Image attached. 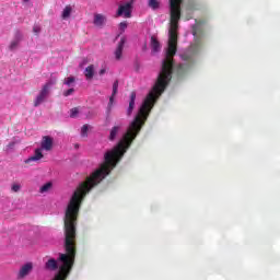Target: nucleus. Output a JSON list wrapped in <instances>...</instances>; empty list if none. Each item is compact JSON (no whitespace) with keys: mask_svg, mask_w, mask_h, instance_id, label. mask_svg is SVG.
Instances as JSON below:
<instances>
[{"mask_svg":"<svg viewBox=\"0 0 280 280\" xmlns=\"http://www.w3.org/2000/svg\"><path fill=\"white\" fill-rule=\"evenodd\" d=\"M73 93H75V89L70 88L63 92V97H69V95H73Z\"/></svg>","mask_w":280,"mask_h":280,"instance_id":"20","label":"nucleus"},{"mask_svg":"<svg viewBox=\"0 0 280 280\" xmlns=\"http://www.w3.org/2000/svg\"><path fill=\"white\" fill-rule=\"evenodd\" d=\"M43 149H35L34 154L25 160V163H32V161L38 162L40 159H43Z\"/></svg>","mask_w":280,"mask_h":280,"instance_id":"8","label":"nucleus"},{"mask_svg":"<svg viewBox=\"0 0 280 280\" xmlns=\"http://www.w3.org/2000/svg\"><path fill=\"white\" fill-rule=\"evenodd\" d=\"M119 130H120L119 126H114L110 129L109 137H108L109 141H115V139H117V135L119 133Z\"/></svg>","mask_w":280,"mask_h":280,"instance_id":"15","label":"nucleus"},{"mask_svg":"<svg viewBox=\"0 0 280 280\" xmlns=\"http://www.w3.org/2000/svg\"><path fill=\"white\" fill-rule=\"evenodd\" d=\"M11 189H12V191H14V194H18V191H21V185L13 184Z\"/></svg>","mask_w":280,"mask_h":280,"instance_id":"23","label":"nucleus"},{"mask_svg":"<svg viewBox=\"0 0 280 280\" xmlns=\"http://www.w3.org/2000/svg\"><path fill=\"white\" fill-rule=\"evenodd\" d=\"M56 82H58V78L51 75L50 79L44 84V86H46L47 90L49 91V89H51V86H54Z\"/></svg>","mask_w":280,"mask_h":280,"instance_id":"17","label":"nucleus"},{"mask_svg":"<svg viewBox=\"0 0 280 280\" xmlns=\"http://www.w3.org/2000/svg\"><path fill=\"white\" fill-rule=\"evenodd\" d=\"M73 82H75V77H68L63 80V84H66V86H71Z\"/></svg>","mask_w":280,"mask_h":280,"instance_id":"18","label":"nucleus"},{"mask_svg":"<svg viewBox=\"0 0 280 280\" xmlns=\"http://www.w3.org/2000/svg\"><path fill=\"white\" fill-rule=\"evenodd\" d=\"M132 0L120 4L117 10V16H124L125 19H130L132 16Z\"/></svg>","mask_w":280,"mask_h":280,"instance_id":"2","label":"nucleus"},{"mask_svg":"<svg viewBox=\"0 0 280 280\" xmlns=\"http://www.w3.org/2000/svg\"><path fill=\"white\" fill-rule=\"evenodd\" d=\"M54 148V138L49 136H44L40 142V149L39 150H45L46 152L51 151Z\"/></svg>","mask_w":280,"mask_h":280,"instance_id":"5","label":"nucleus"},{"mask_svg":"<svg viewBox=\"0 0 280 280\" xmlns=\"http://www.w3.org/2000/svg\"><path fill=\"white\" fill-rule=\"evenodd\" d=\"M126 45V37H121L118 45H117V48L115 50V58L116 60H121V56L124 54V47Z\"/></svg>","mask_w":280,"mask_h":280,"instance_id":"7","label":"nucleus"},{"mask_svg":"<svg viewBox=\"0 0 280 280\" xmlns=\"http://www.w3.org/2000/svg\"><path fill=\"white\" fill-rule=\"evenodd\" d=\"M55 280H60V276H57Z\"/></svg>","mask_w":280,"mask_h":280,"instance_id":"28","label":"nucleus"},{"mask_svg":"<svg viewBox=\"0 0 280 280\" xmlns=\"http://www.w3.org/2000/svg\"><path fill=\"white\" fill-rule=\"evenodd\" d=\"M33 32H34V34H40V26L39 25H34L33 26Z\"/></svg>","mask_w":280,"mask_h":280,"instance_id":"25","label":"nucleus"},{"mask_svg":"<svg viewBox=\"0 0 280 280\" xmlns=\"http://www.w3.org/2000/svg\"><path fill=\"white\" fill-rule=\"evenodd\" d=\"M72 12H73V7H71V4L66 5L61 13V19L63 21H67V19H69V16H71Z\"/></svg>","mask_w":280,"mask_h":280,"instance_id":"14","label":"nucleus"},{"mask_svg":"<svg viewBox=\"0 0 280 280\" xmlns=\"http://www.w3.org/2000/svg\"><path fill=\"white\" fill-rule=\"evenodd\" d=\"M137 100V92H131L129 107L127 109V115L130 117L132 115V110H135V102Z\"/></svg>","mask_w":280,"mask_h":280,"instance_id":"9","label":"nucleus"},{"mask_svg":"<svg viewBox=\"0 0 280 280\" xmlns=\"http://www.w3.org/2000/svg\"><path fill=\"white\" fill-rule=\"evenodd\" d=\"M84 75L86 80H93V77L95 75V66L90 65L84 70Z\"/></svg>","mask_w":280,"mask_h":280,"instance_id":"11","label":"nucleus"},{"mask_svg":"<svg viewBox=\"0 0 280 280\" xmlns=\"http://www.w3.org/2000/svg\"><path fill=\"white\" fill-rule=\"evenodd\" d=\"M51 189V183H46L45 185H43L39 189L40 194H45L47 192L48 190Z\"/></svg>","mask_w":280,"mask_h":280,"instance_id":"19","label":"nucleus"},{"mask_svg":"<svg viewBox=\"0 0 280 280\" xmlns=\"http://www.w3.org/2000/svg\"><path fill=\"white\" fill-rule=\"evenodd\" d=\"M148 5L151 8V10H159V8H161V1H159V0H149Z\"/></svg>","mask_w":280,"mask_h":280,"instance_id":"16","label":"nucleus"},{"mask_svg":"<svg viewBox=\"0 0 280 280\" xmlns=\"http://www.w3.org/2000/svg\"><path fill=\"white\" fill-rule=\"evenodd\" d=\"M126 27H128V23H126V22H120V24H119V31H120V32H126Z\"/></svg>","mask_w":280,"mask_h":280,"instance_id":"24","label":"nucleus"},{"mask_svg":"<svg viewBox=\"0 0 280 280\" xmlns=\"http://www.w3.org/2000/svg\"><path fill=\"white\" fill-rule=\"evenodd\" d=\"M200 47H202V44L200 43V39H198L195 44H192L188 51L182 55V60L186 63H179L177 66V75H185L189 69H191V65H194V57L198 51H200Z\"/></svg>","mask_w":280,"mask_h":280,"instance_id":"1","label":"nucleus"},{"mask_svg":"<svg viewBox=\"0 0 280 280\" xmlns=\"http://www.w3.org/2000/svg\"><path fill=\"white\" fill-rule=\"evenodd\" d=\"M89 132V125H83L81 129L82 137H86V133Z\"/></svg>","mask_w":280,"mask_h":280,"instance_id":"22","label":"nucleus"},{"mask_svg":"<svg viewBox=\"0 0 280 280\" xmlns=\"http://www.w3.org/2000/svg\"><path fill=\"white\" fill-rule=\"evenodd\" d=\"M78 113H80V109H79L78 107H73V108L70 110V117H72V118L78 117Z\"/></svg>","mask_w":280,"mask_h":280,"instance_id":"21","label":"nucleus"},{"mask_svg":"<svg viewBox=\"0 0 280 280\" xmlns=\"http://www.w3.org/2000/svg\"><path fill=\"white\" fill-rule=\"evenodd\" d=\"M24 1V3H27L30 0H23Z\"/></svg>","mask_w":280,"mask_h":280,"instance_id":"29","label":"nucleus"},{"mask_svg":"<svg viewBox=\"0 0 280 280\" xmlns=\"http://www.w3.org/2000/svg\"><path fill=\"white\" fill-rule=\"evenodd\" d=\"M98 73H100V75H104V73H106V69H101V70L98 71Z\"/></svg>","mask_w":280,"mask_h":280,"instance_id":"27","label":"nucleus"},{"mask_svg":"<svg viewBox=\"0 0 280 280\" xmlns=\"http://www.w3.org/2000/svg\"><path fill=\"white\" fill-rule=\"evenodd\" d=\"M151 49L153 54L161 51V43L154 36L151 37Z\"/></svg>","mask_w":280,"mask_h":280,"instance_id":"13","label":"nucleus"},{"mask_svg":"<svg viewBox=\"0 0 280 280\" xmlns=\"http://www.w3.org/2000/svg\"><path fill=\"white\" fill-rule=\"evenodd\" d=\"M119 89V81H115L113 84V93L112 96L109 97V104L108 107L110 108V106H113V102H115V96L117 95V91Z\"/></svg>","mask_w":280,"mask_h":280,"instance_id":"12","label":"nucleus"},{"mask_svg":"<svg viewBox=\"0 0 280 280\" xmlns=\"http://www.w3.org/2000/svg\"><path fill=\"white\" fill-rule=\"evenodd\" d=\"M105 22H106V16L100 13L94 14L93 23L94 25H96V27H102V25H104Z\"/></svg>","mask_w":280,"mask_h":280,"instance_id":"10","label":"nucleus"},{"mask_svg":"<svg viewBox=\"0 0 280 280\" xmlns=\"http://www.w3.org/2000/svg\"><path fill=\"white\" fill-rule=\"evenodd\" d=\"M32 270H34V265L32 262H26L20 268L18 279H25V277H27V275H30Z\"/></svg>","mask_w":280,"mask_h":280,"instance_id":"6","label":"nucleus"},{"mask_svg":"<svg viewBox=\"0 0 280 280\" xmlns=\"http://www.w3.org/2000/svg\"><path fill=\"white\" fill-rule=\"evenodd\" d=\"M192 36H198V28L196 26L192 27Z\"/></svg>","mask_w":280,"mask_h":280,"instance_id":"26","label":"nucleus"},{"mask_svg":"<svg viewBox=\"0 0 280 280\" xmlns=\"http://www.w3.org/2000/svg\"><path fill=\"white\" fill-rule=\"evenodd\" d=\"M47 97H49V90L47 89V86L43 85L42 90L39 91L36 98L34 100L35 108H37V106H40V104H43V102H45Z\"/></svg>","mask_w":280,"mask_h":280,"instance_id":"3","label":"nucleus"},{"mask_svg":"<svg viewBox=\"0 0 280 280\" xmlns=\"http://www.w3.org/2000/svg\"><path fill=\"white\" fill-rule=\"evenodd\" d=\"M22 40H23V33H21V31H15L14 37L9 45L10 51H15V49H19V45H21Z\"/></svg>","mask_w":280,"mask_h":280,"instance_id":"4","label":"nucleus"}]
</instances>
